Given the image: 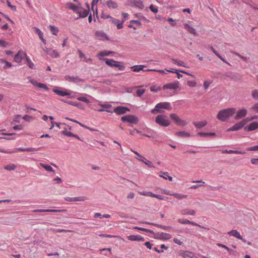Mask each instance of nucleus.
<instances>
[{
	"mask_svg": "<svg viewBox=\"0 0 258 258\" xmlns=\"http://www.w3.org/2000/svg\"><path fill=\"white\" fill-rule=\"evenodd\" d=\"M127 122L133 124H137L139 122V119L137 116L134 115H127Z\"/></svg>",
	"mask_w": 258,
	"mask_h": 258,
	"instance_id": "20",
	"label": "nucleus"
},
{
	"mask_svg": "<svg viewBox=\"0 0 258 258\" xmlns=\"http://www.w3.org/2000/svg\"><path fill=\"white\" fill-rule=\"evenodd\" d=\"M61 134L65 135L68 137H73L74 136V134L72 133L71 132L67 131L66 128H64V130H63L61 132Z\"/></svg>",
	"mask_w": 258,
	"mask_h": 258,
	"instance_id": "44",
	"label": "nucleus"
},
{
	"mask_svg": "<svg viewBox=\"0 0 258 258\" xmlns=\"http://www.w3.org/2000/svg\"><path fill=\"white\" fill-rule=\"evenodd\" d=\"M247 119L245 118L242 120L236 123L234 125L229 128L227 131H238L242 128L247 123Z\"/></svg>",
	"mask_w": 258,
	"mask_h": 258,
	"instance_id": "5",
	"label": "nucleus"
},
{
	"mask_svg": "<svg viewBox=\"0 0 258 258\" xmlns=\"http://www.w3.org/2000/svg\"><path fill=\"white\" fill-rule=\"evenodd\" d=\"M125 21V19H122V20L120 22L117 19H116L113 17H111L110 18V22L116 25V27H117V28L118 29H122L123 28V23Z\"/></svg>",
	"mask_w": 258,
	"mask_h": 258,
	"instance_id": "12",
	"label": "nucleus"
},
{
	"mask_svg": "<svg viewBox=\"0 0 258 258\" xmlns=\"http://www.w3.org/2000/svg\"><path fill=\"white\" fill-rule=\"evenodd\" d=\"M53 91L57 95L60 96H68V95H70V93H67L64 91L57 89H53Z\"/></svg>",
	"mask_w": 258,
	"mask_h": 258,
	"instance_id": "27",
	"label": "nucleus"
},
{
	"mask_svg": "<svg viewBox=\"0 0 258 258\" xmlns=\"http://www.w3.org/2000/svg\"><path fill=\"white\" fill-rule=\"evenodd\" d=\"M155 122L161 126L166 127L170 124V121L165 115H158L155 118Z\"/></svg>",
	"mask_w": 258,
	"mask_h": 258,
	"instance_id": "3",
	"label": "nucleus"
},
{
	"mask_svg": "<svg viewBox=\"0 0 258 258\" xmlns=\"http://www.w3.org/2000/svg\"><path fill=\"white\" fill-rule=\"evenodd\" d=\"M193 123L197 128H200L205 126L207 124V122L206 120H204L202 121L194 122Z\"/></svg>",
	"mask_w": 258,
	"mask_h": 258,
	"instance_id": "29",
	"label": "nucleus"
},
{
	"mask_svg": "<svg viewBox=\"0 0 258 258\" xmlns=\"http://www.w3.org/2000/svg\"><path fill=\"white\" fill-rule=\"evenodd\" d=\"M138 160L144 162L145 164L147 165L148 166L151 167H155L152 164V162L148 161L146 158V159H139V158H137Z\"/></svg>",
	"mask_w": 258,
	"mask_h": 258,
	"instance_id": "41",
	"label": "nucleus"
},
{
	"mask_svg": "<svg viewBox=\"0 0 258 258\" xmlns=\"http://www.w3.org/2000/svg\"><path fill=\"white\" fill-rule=\"evenodd\" d=\"M188 86L191 87H195L197 85V83L194 81H188L187 83Z\"/></svg>",
	"mask_w": 258,
	"mask_h": 258,
	"instance_id": "56",
	"label": "nucleus"
},
{
	"mask_svg": "<svg viewBox=\"0 0 258 258\" xmlns=\"http://www.w3.org/2000/svg\"><path fill=\"white\" fill-rule=\"evenodd\" d=\"M130 111V109L127 107L117 106L114 109L112 112H115L117 115H121L124 114Z\"/></svg>",
	"mask_w": 258,
	"mask_h": 258,
	"instance_id": "8",
	"label": "nucleus"
},
{
	"mask_svg": "<svg viewBox=\"0 0 258 258\" xmlns=\"http://www.w3.org/2000/svg\"><path fill=\"white\" fill-rule=\"evenodd\" d=\"M70 8L72 10H73L74 12L77 13L80 7H79L74 4H72V5L70 7Z\"/></svg>",
	"mask_w": 258,
	"mask_h": 258,
	"instance_id": "53",
	"label": "nucleus"
},
{
	"mask_svg": "<svg viewBox=\"0 0 258 258\" xmlns=\"http://www.w3.org/2000/svg\"><path fill=\"white\" fill-rule=\"evenodd\" d=\"M62 211L61 210H53V209H36L33 210V213H40V212H60Z\"/></svg>",
	"mask_w": 258,
	"mask_h": 258,
	"instance_id": "22",
	"label": "nucleus"
},
{
	"mask_svg": "<svg viewBox=\"0 0 258 258\" xmlns=\"http://www.w3.org/2000/svg\"><path fill=\"white\" fill-rule=\"evenodd\" d=\"M0 46L4 48L7 47L8 46V43L4 40L0 39Z\"/></svg>",
	"mask_w": 258,
	"mask_h": 258,
	"instance_id": "54",
	"label": "nucleus"
},
{
	"mask_svg": "<svg viewBox=\"0 0 258 258\" xmlns=\"http://www.w3.org/2000/svg\"><path fill=\"white\" fill-rule=\"evenodd\" d=\"M64 102L70 105H73L74 106H77L79 108H81L82 106V104L80 102H74V101H64Z\"/></svg>",
	"mask_w": 258,
	"mask_h": 258,
	"instance_id": "38",
	"label": "nucleus"
},
{
	"mask_svg": "<svg viewBox=\"0 0 258 258\" xmlns=\"http://www.w3.org/2000/svg\"><path fill=\"white\" fill-rule=\"evenodd\" d=\"M130 3L131 6H134L140 9H143L144 8L143 3L141 0H131Z\"/></svg>",
	"mask_w": 258,
	"mask_h": 258,
	"instance_id": "14",
	"label": "nucleus"
},
{
	"mask_svg": "<svg viewBox=\"0 0 258 258\" xmlns=\"http://www.w3.org/2000/svg\"><path fill=\"white\" fill-rule=\"evenodd\" d=\"M162 109L167 110H171L172 107L170 105V103L167 102H160L157 104L154 108L151 110V112L152 114H155L158 113H162L163 111Z\"/></svg>",
	"mask_w": 258,
	"mask_h": 258,
	"instance_id": "2",
	"label": "nucleus"
},
{
	"mask_svg": "<svg viewBox=\"0 0 258 258\" xmlns=\"http://www.w3.org/2000/svg\"><path fill=\"white\" fill-rule=\"evenodd\" d=\"M153 234L154 235V238L155 239L159 240H166L170 239L171 237V235L169 234L163 232H158L156 233H154V234Z\"/></svg>",
	"mask_w": 258,
	"mask_h": 258,
	"instance_id": "7",
	"label": "nucleus"
},
{
	"mask_svg": "<svg viewBox=\"0 0 258 258\" xmlns=\"http://www.w3.org/2000/svg\"><path fill=\"white\" fill-rule=\"evenodd\" d=\"M37 87H38L39 88L43 89L44 90H45L46 91L49 90V88L46 86V85L45 84L41 83H39L38 86H37Z\"/></svg>",
	"mask_w": 258,
	"mask_h": 258,
	"instance_id": "50",
	"label": "nucleus"
},
{
	"mask_svg": "<svg viewBox=\"0 0 258 258\" xmlns=\"http://www.w3.org/2000/svg\"><path fill=\"white\" fill-rule=\"evenodd\" d=\"M251 162L252 164L257 165L258 164V158H252L251 159Z\"/></svg>",
	"mask_w": 258,
	"mask_h": 258,
	"instance_id": "64",
	"label": "nucleus"
},
{
	"mask_svg": "<svg viewBox=\"0 0 258 258\" xmlns=\"http://www.w3.org/2000/svg\"><path fill=\"white\" fill-rule=\"evenodd\" d=\"M211 84L210 82H208V81H205L204 82V87L205 90H207L209 87L210 84Z\"/></svg>",
	"mask_w": 258,
	"mask_h": 258,
	"instance_id": "61",
	"label": "nucleus"
},
{
	"mask_svg": "<svg viewBox=\"0 0 258 258\" xmlns=\"http://www.w3.org/2000/svg\"><path fill=\"white\" fill-rule=\"evenodd\" d=\"M127 239L131 241H144L145 238L139 235H131L127 236Z\"/></svg>",
	"mask_w": 258,
	"mask_h": 258,
	"instance_id": "16",
	"label": "nucleus"
},
{
	"mask_svg": "<svg viewBox=\"0 0 258 258\" xmlns=\"http://www.w3.org/2000/svg\"><path fill=\"white\" fill-rule=\"evenodd\" d=\"M247 151H258V145L254 146L253 147H251L248 148L247 149Z\"/></svg>",
	"mask_w": 258,
	"mask_h": 258,
	"instance_id": "58",
	"label": "nucleus"
},
{
	"mask_svg": "<svg viewBox=\"0 0 258 258\" xmlns=\"http://www.w3.org/2000/svg\"><path fill=\"white\" fill-rule=\"evenodd\" d=\"M152 197L156 198L159 200H161L164 199V197L163 196L155 194L154 193L153 194Z\"/></svg>",
	"mask_w": 258,
	"mask_h": 258,
	"instance_id": "59",
	"label": "nucleus"
},
{
	"mask_svg": "<svg viewBox=\"0 0 258 258\" xmlns=\"http://www.w3.org/2000/svg\"><path fill=\"white\" fill-rule=\"evenodd\" d=\"M161 173H162L165 176L160 175V176L161 177H163V178L165 179H168L169 181H172L173 178L172 177L169 175V174L167 172H161Z\"/></svg>",
	"mask_w": 258,
	"mask_h": 258,
	"instance_id": "36",
	"label": "nucleus"
},
{
	"mask_svg": "<svg viewBox=\"0 0 258 258\" xmlns=\"http://www.w3.org/2000/svg\"><path fill=\"white\" fill-rule=\"evenodd\" d=\"M149 8L151 11L153 12L154 13L156 14L158 13V9L157 8H155L153 5H151Z\"/></svg>",
	"mask_w": 258,
	"mask_h": 258,
	"instance_id": "57",
	"label": "nucleus"
},
{
	"mask_svg": "<svg viewBox=\"0 0 258 258\" xmlns=\"http://www.w3.org/2000/svg\"><path fill=\"white\" fill-rule=\"evenodd\" d=\"M23 54H25L23 53L22 51H19L14 57V60L17 62H20L23 57L25 56Z\"/></svg>",
	"mask_w": 258,
	"mask_h": 258,
	"instance_id": "23",
	"label": "nucleus"
},
{
	"mask_svg": "<svg viewBox=\"0 0 258 258\" xmlns=\"http://www.w3.org/2000/svg\"><path fill=\"white\" fill-rule=\"evenodd\" d=\"M234 150H222V153H227V154H234Z\"/></svg>",
	"mask_w": 258,
	"mask_h": 258,
	"instance_id": "60",
	"label": "nucleus"
},
{
	"mask_svg": "<svg viewBox=\"0 0 258 258\" xmlns=\"http://www.w3.org/2000/svg\"><path fill=\"white\" fill-rule=\"evenodd\" d=\"M42 147H39L37 148H18L17 149V151H26V152H30V151H38L41 150Z\"/></svg>",
	"mask_w": 258,
	"mask_h": 258,
	"instance_id": "21",
	"label": "nucleus"
},
{
	"mask_svg": "<svg viewBox=\"0 0 258 258\" xmlns=\"http://www.w3.org/2000/svg\"><path fill=\"white\" fill-rule=\"evenodd\" d=\"M180 214L182 215H191L194 216L196 214L195 210L190 209H183L180 211Z\"/></svg>",
	"mask_w": 258,
	"mask_h": 258,
	"instance_id": "18",
	"label": "nucleus"
},
{
	"mask_svg": "<svg viewBox=\"0 0 258 258\" xmlns=\"http://www.w3.org/2000/svg\"><path fill=\"white\" fill-rule=\"evenodd\" d=\"M86 5H87V6L88 8L87 9H84L83 8H81V7L79 9V11H78L77 14H79V17L85 18L88 15L89 13L90 12L89 6L88 4H86Z\"/></svg>",
	"mask_w": 258,
	"mask_h": 258,
	"instance_id": "11",
	"label": "nucleus"
},
{
	"mask_svg": "<svg viewBox=\"0 0 258 258\" xmlns=\"http://www.w3.org/2000/svg\"><path fill=\"white\" fill-rule=\"evenodd\" d=\"M161 89V87H156L155 86H153L150 87V90L152 92H157L158 91H160Z\"/></svg>",
	"mask_w": 258,
	"mask_h": 258,
	"instance_id": "51",
	"label": "nucleus"
},
{
	"mask_svg": "<svg viewBox=\"0 0 258 258\" xmlns=\"http://www.w3.org/2000/svg\"><path fill=\"white\" fill-rule=\"evenodd\" d=\"M145 89H138L137 90L136 93H137V95L139 97H141L143 95V94L145 92Z\"/></svg>",
	"mask_w": 258,
	"mask_h": 258,
	"instance_id": "52",
	"label": "nucleus"
},
{
	"mask_svg": "<svg viewBox=\"0 0 258 258\" xmlns=\"http://www.w3.org/2000/svg\"><path fill=\"white\" fill-rule=\"evenodd\" d=\"M145 68V66L144 65H136L132 67L133 71L139 72L141 70H143L144 71H147V70H144L143 69Z\"/></svg>",
	"mask_w": 258,
	"mask_h": 258,
	"instance_id": "31",
	"label": "nucleus"
},
{
	"mask_svg": "<svg viewBox=\"0 0 258 258\" xmlns=\"http://www.w3.org/2000/svg\"><path fill=\"white\" fill-rule=\"evenodd\" d=\"M33 29L34 30V31L35 32V33L38 34V35L39 36V38H41L42 37H43V33L40 30V29H39L38 28L35 27H33Z\"/></svg>",
	"mask_w": 258,
	"mask_h": 258,
	"instance_id": "43",
	"label": "nucleus"
},
{
	"mask_svg": "<svg viewBox=\"0 0 258 258\" xmlns=\"http://www.w3.org/2000/svg\"><path fill=\"white\" fill-rule=\"evenodd\" d=\"M170 117L178 125L185 126L186 124V122L184 120H182L176 114H170Z\"/></svg>",
	"mask_w": 258,
	"mask_h": 258,
	"instance_id": "6",
	"label": "nucleus"
},
{
	"mask_svg": "<svg viewBox=\"0 0 258 258\" xmlns=\"http://www.w3.org/2000/svg\"><path fill=\"white\" fill-rule=\"evenodd\" d=\"M182 256L184 258H192L194 256V253L190 251H186L183 253Z\"/></svg>",
	"mask_w": 258,
	"mask_h": 258,
	"instance_id": "35",
	"label": "nucleus"
},
{
	"mask_svg": "<svg viewBox=\"0 0 258 258\" xmlns=\"http://www.w3.org/2000/svg\"><path fill=\"white\" fill-rule=\"evenodd\" d=\"M24 55H25V57L26 58V62H27V65L29 66V67L31 69H34L35 68V65L31 61V59H30V58L27 56L26 54H23Z\"/></svg>",
	"mask_w": 258,
	"mask_h": 258,
	"instance_id": "30",
	"label": "nucleus"
},
{
	"mask_svg": "<svg viewBox=\"0 0 258 258\" xmlns=\"http://www.w3.org/2000/svg\"><path fill=\"white\" fill-rule=\"evenodd\" d=\"M228 234L229 235L233 236L238 239H242V236L240 235L239 232H238L236 230H232L229 231Z\"/></svg>",
	"mask_w": 258,
	"mask_h": 258,
	"instance_id": "25",
	"label": "nucleus"
},
{
	"mask_svg": "<svg viewBox=\"0 0 258 258\" xmlns=\"http://www.w3.org/2000/svg\"><path fill=\"white\" fill-rule=\"evenodd\" d=\"M77 100L79 101H83L86 103H90V101L84 96H80L77 98Z\"/></svg>",
	"mask_w": 258,
	"mask_h": 258,
	"instance_id": "45",
	"label": "nucleus"
},
{
	"mask_svg": "<svg viewBox=\"0 0 258 258\" xmlns=\"http://www.w3.org/2000/svg\"><path fill=\"white\" fill-rule=\"evenodd\" d=\"M258 128V122L254 121L250 123L249 125L244 127V130L246 131H253Z\"/></svg>",
	"mask_w": 258,
	"mask_h": 258,
	"instance_id": "15",
	"label": "nucleus"
},
{
	"mask_svg": "<svg viewBox=\"0 0 258 258\" xmlns=\"http://www.w3.org/2000/svg\"><path fill=\"white\" fill-rule=\"evenodd\" d=\"M247 113V110L245 108L239 109L237 111V114L234 117V118L236 120L239 119L243 117L246 115Z\"/></svg>",
	"mask_w": 258,
	"mask_h": 258,
	"instance_id": "17",
	"label": "nucleus"
},
{
	"mask_svg": "<svg viewBox=\"0 0 258 258\" xmlns=\"http://www.w3.org/2000/svg\"><path fill=\"white\" fill-rule=\"evenodd\" d=\"M16 168V166L14 164H10L4 166V169L9 171L14 170Z\"/></svg>",
	"mask_w": 258,
	"mask_h": 258,
	"instance_id": "39",
	"label": "nucleus"
},
{
	"mask_svg": "<svg viewBox=\"0 0 258 258\" xmlns=\"http://www.w3.org/2000/svg\"><path fill=\"white\" fill-rule=\"evenodd\" d=\"M0 62L2 63H5L6 64L4 67V69H7L12 67V64L11 62H9L3 59H1Z\"/></svg>",
	"mask_w": 258,
	"mask_h": 258,
	"instance_id": "46",
	"label": "nucleus"
},
{
	"mask_svg": "<svg viewBox=\"0 0 258 258\" xmlns=\"http://www.w3.org/2000/svg\"><path fill=\"white\" fill-rule=\"evenodd\" d=\"M155 226L157 227H159V228H161V229H162L163 230H168V229L171 228L170 226H164V225L158 224H156V223L155 225Z\"/></svg>",
	"mask_w": 258,
	"mask_h": 258,
	"instance_id": "49",
	"label": "nucleus"
},
{
	"mask_svg": "<svg viewBox=\"0 0 258 258\" xmlns=\"http://www.w3.org/2000/svg\"><path fill=\"white\" fill-rule=\"evenodd\" d=\"M179 82L178 81H175L173 83H170L168 84H164L163 86V89H173L176 90L179 87Z\"/></svg>",
	"mask_w": 258,
	"mask_h": 258,
	"instance_id": "10",
	"label": "nucleus"
},
{
	"mask_svg": "<svg viewBox=\"0 0 258 258\" xmlns=\"http://www.w3.org/2000/svg\"><path fill=\"white\" fill-rule=\"evenodd\" d=\"M153 194L152 192L150 191H142L140 192V194L142 196H147V197H152Z\"/></svg>",
	"mask_w": 258,
	"mask_h": 258,
	"instance_id": "48",
	"label": "nucleus"
},
{
	"mask_svg": "<svg viewBox=\"0 0 258 258\" xmlns=\"http://www.w3.org/2000/svg\"><path fill=\"white\" fill-rule=\"evenodd\" d=\"M96 37L99 40H103L105 38L106 40H109V37L104 32L101 31H97L95 33Z\"/></svg>",
	"mask_w": 258,
	"mask_h": 258,
	"instance_id": "19",
	"label": "nucleus"
},
{
	"mask_svg": "<svg viewBox=\"0 0 258 258\" xmlns=\"http://www.w3.org/2000/svg\"><path fill=\"white\" fill-rule=\"evenodd\" d=\"M106 6L109 8H112L113 9H116L117 8V4L111 0H109L106 2Z\"/></svg>",
	"mask_w": 258,
	"mask_h": 258,
	"instance_id": "32",
	"label": "nucleus"
},
{
	"mask_svg": "<svg viewBox=\"0 0 258 258\" xmlns=\"http://www.w3.org/2000/svg\"><path fill=\"white\" fill-rule=\"evenodd\" d=\"M236 112L235 108H228L220 110L217 115V118L220 121H225L232 116Z\"/></svg>",
	"mask_w": 258,
	"mask_h": 258,
	"instance_id": "1",
	"label": "nucleus"
},
{
	"mask_svg": "<svg viewBox=\"0 0 258 258\" xmlns=\"http://www.w3.org/2000/svg\"><path fill=\"white\" fill-rule=\"evenodd\" d=\"M40 166L44 168L46 171H50V172H53L54 170L53 168L49 165L45 164L43 163H40Z\"/></svg>",
	"mask_w": 258,
	"mask_h": 258,
	"instance_id": "40",
	"label": "nucleus"
},
{
	"mask_svg": "<svg viewBox=\"0 0 258 258\" xmlns=\"http://www.w3.org/2000/svg\"><path fill=\"white\" fill-rule=\"evenodd\" d=\"M67 78H68L69 81L73 82L74 83H78L80 82H84V81L83 79H82L78 77L68 76Z\"/></svg>",
	"mask_w": 258,
	"mask_h": 258,
	"instance_id": "26",
	"label": "nucleus"
},
{
	"mask_svg": "<svg viewBox=\"0 0 258 258\" xmlns=\"http://www.w3.org/2000/svg\"><path fill=\"white\" fill-rule=\"evenodd\" d=\"M53 58H59L60 55L58 52L54 49H52L51 50L50 54H49Z\"/></svg>",
	"mask_w": 258,
	"mask_h": 258,
	"instance_id": "37",
	"label": "nucleus"
},
{
	"mask_svg": "<svg viewBox=\"0 0 258 258\" xmlns=\"http://www.w3.org/2000/svg\"><path fill=\"white\" fill-rule=\"evenodd\" d=\"M168 195L173 196L175 198L178 200H181L184 198H186L187 197V195H182L180 194H170L169 193H167Z\"/></svg>",
	"mask_w": 258,
	"mask_h": 258,
	"instance_id": "34",
	"label": "nucleus"
},
{
	"mask_svg": "<svg viewBox=\"0 0 258 258\" xmlns=\"http://www.w3.org/2000/svg\"><path fill=\"white\" fill-rule=\"evenodd\" d=\"M252 97L255 100H258V89H255L252 91Z\"/></svg>",
	"mask_w": 258,
	"mask_h": 258,
	"instance_id": "47",
	"label": "nucleus"
},
{
	"mask_svg": "<svg viewBox=\"0 0 258 258\" xmlns=\"http://www.w3.org/2000/svg\"><path fill=\"white\" fill-rule=\"evenodd\" d=\"M15 130H22L23 128V126L21 124L17 125L13 127Z\"/></svg>",
	"mask_w": 258,
	"mask_h": 258,
	"instance_id": "62",
	"label": "nucleus"
},
{
	"mask_svg": "<svg viewBox=\"0 0 258 258\" xmlns=\"http://www.w3.org/2000/svg\"><path fill=\"white\" fill-rule=\"evenodd\" d=\"M87 197L85 196H81V197H65L64 200L66 201L70 202H80V201H84L86 200H87Z\"/></svg>",
	"mask_w": 258,
	"mask_h": 258,
	"instance_id": "9",
	"label": "nucleus"
},
{
	"mask_svg": "<svg viewBox=\"0 0 258 258\" xmlns=\"http://www.w3.org/2000/svg\"><path fill=\"white\" fill-rule=\"evenodd\" d=\"M175 135L183 138H188L190 136V134L189 133L184 131L177 132L175 133Z\"/></svg>",
	"mask_w": 258,
	"mask_h": 258,
	"instance_id": "24",
	"label": "nucleus"
},
{
	"mask_svg": "<svg viewBox=\"0 0 258 258\" xmlns=\"http://www.w3.org/2000/svg\"><path fill=\"white\" fill-rule=\"evenodd\" d=\"M49 29L51 32V33L54 35H56L58 32V29L56 27H55L54 26L50 25Z\"/></svg>",
	"mask_w": 258,
	"mask_h": 258,
	"instance_id": "42",
	"label": "nucleus"
},
{
	"mask_svg": "<svg viewBox=\"0 0 258 258\" xmlns=\"http://www.w3.org/2000/svg\"><path fill=\"white\" fill-rule=\"evenodd\" d=\"M7 4L8 6L11 8L12 10L16 11V7L15 6L12 5L11 3L9 0L7 1Z\"/></svg>",
	"mask_w": 258,
	"mask_h": 258,
	"instance_id": "55",
	"label": "nucleus"
},
{
	"mask_svg": "<svg viewBox=\"0 0 258 258\" xmlns=\"http://www.w3.org/2000/svg\"><path fill=\"white\" fill-rule=\"evenodd\" d=\"M104 60L105 61L106 64L110 67L117 68L118 70L120 71H123L124 69V67L122 64H121L122 63L121 62L108 58H104Z\"/></svg>",
	"mask_w": 258,
	"mask_h": 258,
	"instance_id": "4",
	"label": "nucleus"
},
{
	"mask_svg": "<svg viewBox=\"0 0 258 258\" xmlns=\"http://www.w3.org/2000/svg\"><path fill=\"white\" fill-rule=\"evenodd\" d=\"M184 28L190 34L196 35V30L190 25L188 24H184Z\"/></svg>",
	"mask_w": 258,
	"mask_h": 258,
	"instance_id": "28",
	"label": "nucleus"
},
{
	"mask_svg": "<svg viewBox=\"0 0 258 258\" xmlns=\"http://www.w3.org/2000/svg\"><path fill=\"white\" fill-rule=\"evenodd\" d=\"M178 222L180 223V224H191L193 226H199L200 227H202L203 228H205V229H206V228L203 227V226H202L201 225L198 224V223L195 222H192V221H190L187 219H179L178 220Z\"/></svg>",
	"mask_w": 258,
	"mask_h": 258,
	"instance_id": "13",
	"label": "nucleus"
},
{
	"mask_svg": "<svg viewBox=\"0 0 258 258\" xmlns=\"http://www.w3.org/2000/svg\"><path fill=\"white\" fill-rule=\"evenodd\" d=\"M173 241L174 243H175L178 245H181L183 244V242L177 238H174Z\"/></svg>",
	"mask_w": 258,
	"mask_h": 258,
	"instance_id": "63",
	"label": "nucleus"
},
{
	"mask_svg": "<svg viewBox=\"0 0 258 258\" xmlns=\"http://www.w3.org/2000/svg\"><path fill=\"white\" fill-rule=\"evenodd\" d=\"M114 52L111 51H108V50H104L100 51L99 54H98V56H108L110 54L114 53Z\"/></svg>",
	"mask_w": 258,
	"mask_h": 258,
	"instance_id": "33",
	"label": "nucleus"
}]
</instances>
